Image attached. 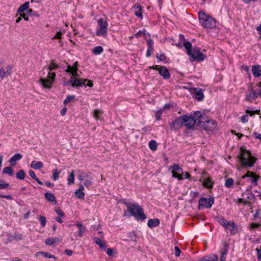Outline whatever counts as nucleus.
Returning <instances> with one entry per match:
<instances>
[{"label":"nucleus","instance_id":"50","mask_svg":"<svg viewBox=\"0 0 261 261\" xmlns=\"http://www.w3.org/2000/svg\"><path fill=\"white\" fill-rule=\"evenodd\" d=\"M58 67V66L56 63H54V62H51L48 66V69L51 71L56 69Z\"/></svg>","mask_w":261,"mask_h":261},{"label":"nucleus","instance_id":"63","mask_svg":"<svg viewBox=\"0 0 261 261\" xmlns=\"http://www.w3.org/2000/svg\"><path fill=\"white\" fill-rule=\"evenodd\" d=\"M253 136L256 139L261 140V134L255 132L253 133Z\"/></svg>","mask_w":261,"mask_h":261},{"label":"nucleus","instance_id":"59","mask_svg":"<svg viewBox=\"0 0 261 261\" xmlns=\"http://www.w3.org/2000/svg\"><path fill=\"white\" fill-rule=\"evenodd\" d=\"M62 34V33L61 31L57 32L53 39H61Z\"/></svg>","mask_w":261,"mask_h":261},{"label":"nucleus","instance_id":"10","mask_svg":"<svg viewBox=\"0 0 261 261\" xmlns=\"http://www.w3.org/2000/svg\"><path fill=\"white\" fill-rule=\"evenodd\" d=\"M56 77V73L55 72H49L47 75V78L43 79L41 78L40 80V83L43 88L50 89L51 88L53 81Z\"/></svg>","mask_w":261,"mask_h":261},{"label":"nucleus","instance_id":"48","mask_svg":"<svg viewBox=\"0 0 261 261\" xmlns=\"http://www.w3.org/2000/svg\"><path fill=\"white\" fill-rule=\"evenodd\" d=\"M39 220L40 222V224L42 227H44L46 223V220L44 216H40L39 217Z\"/></svg>","mask_w":261,"mask_h":261},{"label":"nucleus","instance_id":"27","mask_svg":"<svg viewBox=\"0 0 261 261\" xmlns=\"http://www.w3.org/2000/svg\"><path fill=\"white\" fill-rule=\"evenodd\" d=\"M184 47L187 50V53L188 55L192 54V44L189 41H185L184 43Z\"/></svg>","mask_w":261,"mask_h":261},{"label":"nucleus","instance_id":"4","mask_svg":"<svg viewBox=\"0 0 261 261\" xmlns=\"http://www.w3.org/2000/svg\"><path fill=\"white\" fill-rule=\"evenodd\" d=\"M199 20L202 26L205 28L213 29L216 27V20L203 12L199 13Z\"/></svg>","mask_w":261,"mask_h":261},{"label":"nucleus","instance_id":"49","mask_svg":"<svg viewBox=\"0 0 261 261\" xmlns=\"http://www.w3.org/2000/svg\"><path fill=\"white\" fill-rule=\"evenodd\" d=\"M107 253L110 256H113L116 253V250L112 248H108L107 250Z\"/></svg>","mask_w":261,"mask_h":261},{"label":"nucleus","instance_id":"36","mask_svg":"<svg viewBox=\"0 0 261 261\" xmlns=\"http://www.w3.org/2000/svg\"><path fill=\"white\" fill-rule=\"evenodd\" d=\"M3 172L5 174H8L9 176H12L14 171L10 167H6L4 168Z\"/></svg>","mask_w":261,"mask_h":261},{"label":"nucleus","instance_id":"8","mask_svg":"<svg viewBox=\"0 0 261 261\" xmlns=\"http://www.w3.org/2000/svg\"><path fill=\"white\" fill-rule=\"evenodd\" d=\"M221 225L229 230L230 234L233 235L238 232V228L233 222L227 221L223 218H220L219 221Z\"/></svg>","mask_w":261,"mask_h":261},{"label":"nucleus","instance_id":"12","mask_svg":"<svg viewBox=\"0 0 261 261\" xmlns=\"http://www.w3.org/2000/svg\"><path fill=\"white\" fill-rule=\"evenodd\" d=\"M247 177H249L251 183L253 186H256L257 185V180L259 178V175H256L253 172L248 171L245 174L242 176V178H245Z\"/></svg>","mask_w":261,"mask_h":261},{"label":"nucleus","instance_id":"55","mask_svg":"<svg viewBox=\"0 0 261 261\" xmlns=\"http://www.w3.org/2000/svg\"><path fill=\"white\" fill-rule=\"evenodd\" d=\"M182 176H184V179H192L191 175L187 172H181Z\"/></svg>","mask_w":261,"mask_h":261},{"label":"nucleus","instance_id":"40","mask_svg":"<svg viewBox=\"0 0 261 261\" xmlns=\"http://www.w3.org/2000/svg\"><path fill=\"white\" fill-rule=\"evenodd\" d=\"M68 184L71 185L74 182V175L73 172L69 173V176L67 178Z\"/></svg>","mask_w":261,"mask_h":261},{"label":"nucleus","instance_id":"44","mask_svg":"<svg viewBox=\"0 0 261 261\" xmlns=\"http://www.w3.org/2000/svg\"><path fill=\"white\" fill-rule=\"evenodd\" d=\"M172 176L177 178L178 180L184 179V176L181 174L178 173V172L172 171Z\"/></svg>","mask_w":261,"mask_h":261},{"label":"nucleus","instance_id":"62","mask_svg":"<svg viewBox=\"0 0 261 261\" xmlns=\"http://www.w3.org/2000/svg\"><path fill=\"white\" fill-rule=\"evenodd\" d=\"M29 175L33 179L37 177L35 172L32 170H29Z\"/></svg>","mask_w":261,"mask_h":261},{"label":"nucleus","instance_id":"2","mask_svg":"<svg viewBox=\"0 0 261 261\" xmlns=\"http://www.w3.org/2000/svg\"><path fill=\"white\" fill-rule=\"evenodd\" d=\"M77 62H75L73 66L70 65H67L65 71L71 73L72 76L69 81L64 82V85L71 84L72 87H79L82 85V80L80 78V75L77 73Z\"/></svg>","mask_w":261,"mask_h":261},{"label":"nucleus","instance_id":"37","mask_svg":"<svg viewBox=\"0 0 261 261\" xmlns=\"http://www.w3.org/2000/svg\"><path fill=\"white\" fill-rule=\"evenodd\" d=\"M228 244H225L223 249L220 251V257H224L226 258V255L228 253Z\"/></svg>","mask_w":261,"mask_h":261},{"label":"nucleus","instance_id":"11","mask_svg":"<svg viewBox=\"0 0 261 261\" xmlns=\"http://www.w3.org/2000/svg\"><path fill=\"white\" fill-rule=\"evenodd\" d=\"M214 202L213 197L209 198L208 199L206 198H201L199 200L198 209L200 210L201 207L210 208Z\"/></svg>","mask_w":261,"mask_h":261},{"label":"nucleus","instance_id":"28","mask_svg":"<svg viewBox=\"0 0 261 261\" xmlns=\"http://www.w3.org/2000/svg\"><path fill=\"white\" fill-rule=\"evenodd\" d=\"M29 7V2H26L23 5L20 6L18 9V12L19 13H22L25 10H27Z\"/></svg>","mask_w":261,"mask_h":261},{"label":"nucleus","instance_id":"3","mask_svg":"<svg viewBox=\"0 0 261 261\" xmlns=\"http://www.w3.org/2000/svg\"><path fill=\"white\" fill-rule=\"evenodd\" d=\"M201 116V112L199 111L191 113L190 116L183 115L184 119V125L188 129H191L194 124L199 125L200 118Z\"/></svg>","mask_w":261,"mask_h":261},{"label":"nucleus","instance_id":"7","mask_svg":"<svg viewBox=\"0 0 261 261\" xmlns=\"http://www.w3.org/2000/svg\"><path fill=\"white\" fill-rule=\"evenodd\" d=\"M108 26V24L106 20L102 18H99L97 20L96 35L98 36L106 37L107 36Z\"/></svg>","mask_w":261,"mask_h":261},{"label":"nucleus","instance_id":"30","mask_svg":"<svg viewBox=\"0 0 261 261\" xmlns=\"http://www.w3.org/2000/svg\"><path fill=\"white\" fill-rule=\"evenodd\" d=\"M56 241H58L60 243L61 242V239H58L57 238H48L46 240L45 243L47 245H51Z\"/></svg>","mask_w":261,"mask_h":261},{"label":"nucleus","instance_id":"21","mask_svg":"<svg viewBox=\"0 0 261 261\" xmlns=\"http://www.w3.org/2000/svg\"><path fill=\"white\" fill-rule=\"evenodd\" d=\"M214 182L210 177H207L203 180L202 185L208 189H212Z\"/></svg>","mask_w":261,"mask_h":261},{"label":"nucleus","instance_id":"57","mask_svg":"<svg viewBox=\"0 0 261 261\" xmlns=\"http://www.w3.org/2000/svg\"><path fill=\"white\" fill-rule=\"evenodd\" d=\"M260 225L259 223H252L250 225L249 229L250 230H252L254 228L259 227Z\"/></svg>","mask_w":261,"mask_h":261},{"label":"nucleus","instance_id":"45","mask_svg":"<svg viewBox=\"0 0 261 261\" xmlns=\"http://www.w3.org/2000/svg\"><path fill=\"white\" fill-rule=\"evenodd\" d=\"M259 112H260V110H246V114L248 115V114H249L250 116H253L255 114H257V115H259Z\"/></svg>","mask_w":261,"mask_h":261},{"label":"nucleus","instance_id":"9","mask_svg":"<svg viewBox=\"0 0 261 261\" xmlns=\"http://www.w3.org/2000/svg\"><path fill=\"white\" fill-rule=\"evenodd\" d=\"M190 61H197L201 62L203 61L205 58V56L200 51V49L198 47H195L192 51V54L190 55Z\"/></svg>","mask_w":261,"mask_h":261},{"label":"nucleus","instance_id":"56","mask_svg":"<svg viewBox=\"0 0 261 261\" xmlns=\"http://www.w3.org/2000/svg\"><path fill=\"white\" fill-rule=\"evenodd\" d=\"M26 14L29 16H38L36 14V12H34L32 9H29Z\"/></svg>","mask_w":261,"mask_h":261},{"label":"nucleus","instance_id":"53","mask_svg":"<svg viewBox=\"0 0 261 261\" xmlns=\"http://www.w3.org/2000/svg\"><path fill=\"white\" fill-rule=\"evenodd\" d=\"M147 43L148 48H153V41L151 38H149V39L147 40Z\"/></svg>","mask_w":261,"mask_h":261},{"label":"nucleus","instance_id":"6","mask_svg":"<svg viewBox=\"0 0 261 261\" xmlns=\"http://www.w3.org/2000/svg\"><path fill=\"white\" fill-rule=\"evenodd\" d=\"M128 212L137 219L145 220L146 218L143 210L138 204H132L127 207Z\"/></svg>","mask_w":261,"mask_h":261},{"label":"nucleus","instance_id":"18","mask_svg":"<svg viewBox=\"0 0 261 261\" xmlns=\"http://www.w3.org/2000/svg\"><path fill=\"white\" fill-rule=\"evenodd\" d=\"M22 158V155L20 153H16L12 156L9 162L10 163L11 166H14L16 164V162Z\"/></svg>","mask_w":261,"mask_h":261},{"label":"nucleus","instance_id":"24","mask_svg":"<svg viewBox=\"0 0 261 261\" xmlns=\"http://www.w3.org/2000/svg\"><path fill=\"white\" fill-rule=\"evenodd\" d=\"M31 167L35 170H38L43 167V164L40 161H33L31 163Z\"/></svg>","mask_w":261,"mask_h":261},{"label":"nucleus","instance_id":"15","mask_svg":"<svg viewBox=\"0 0 261 261\" xmlns=\"http://www.w3.org/2000/svg\"><path fill=\"white\" fill-rule=\"evenodd\" d=\"M192 93L194 94L195 98L198 101H201L204 97L203 90L200 88H194L192 90Z\"/></svg>","mask_w":261,"mask_h":261},{"label":"nucleus","instance_id":"39","mask_svg":"<svg viewBox=\"0 0 261 261\" xmlns=\"http://www.w3.org/2000/svg\"><path fill=\"white\" fill-rule=\"evenodd\" d=\"M149 148L152 150H155L157 148V143L155 141L151 140L148 144Z\"/></svg>","mask_w":261,"mask_h":261},{"label":"nucleus","instance_id":"14","mask_svg":"<svg viewBox=\"0 0 261 261\" xmlns=\"http://www.w3.org/2000/svg\"><path fill=\"white\" fill-rule=\"evenodd\" d=\"M7 70L5 71L4 68H0V77L4 79L7 76L11 75L12 73L13 67L9 65L6 67Z\"/></svg>","mask_w":261,"mask_h":261},{"label":"nucleus","instance_id":"47","mask_svg":"<svg viewBox=\"0 0 261 261\" xmlns=\"http://www.w3.org/2000/svg\"><path fill=\"white\" fill-rule=\"evenodd\" d=\"M40 253L45 257H47L49 258H54L55 259H57V258L54 255L51 254L49 253L46 252H41Z\"/></svg>","mask_w":261,"mask_h":261},{"label":"nucleus","instance_id":"16","mask_svg":"<svg viewBox=\"0 0 261 261\" xmlns=\"http://www.w3.org/2000/svg\"><path fill=\"white\" fill-rule=\"evenodd\" d=\"M159 73L164 79H168L170 77V74L168 69L164 66L160 68Z\"/></svg>","mask_w":261,"mask_h":261},{"label":"nucleus","instance_id":"29","mask_svg":"<svg viewBox=\"0 0 261 261\" xmlns=\"http://www.w3.org/2000/svg\"><path fill=\"white\" fill-rule=\"evenodd\" d=\"M103 51V48L101 46H97L92 49V51L95 55H98L100 54Z\"/></svg>","mask_w":261,"mask_h":261},{"label":"nucleus","instance_id":"61","mask_svg":"<svg viewBox=\"0 0 261 261\" xmlns=\"http://www.w3.org/2000/svg\"><path fill=\"white\" fill-rule=\"evenodd\" d=\"M153 49L154 48H147V50L146 52V57H149L151 56V53L153 51Z\"/></svg>","mask_w":261,"mask_h":261},{"label":"nucleus","instance_id":"32","mask_svg":"<svg viewBox=\"0 0 261 261\" xmlns=\"http://www.w3.org/2000/svg\"><path fill=\"white\" fill-rule=\"evenodd\" d=\"M103 113V111L99 109H95L93 111V116L96 119H99Z\"/></svg>","mask_w":261,"mask_h":261},{"label":"nucleus","instance_id":"51","mask_svg":"<svg viewBox=\"0 0 261 261\" xmlns=\"http://www.w3.org/2000/svg\"><path fill=\"white\" fill-rule=\"evenodd\" d=\"M156 58L158 59L160 61H165L166 59V57L164 54H156Z\"/></svg>","mask_w":261,"mask_h":261},{"label":"nucleus","instance_id":"23","mask_svg":"<svg viewBox=\"0 0 261 261\" xmlns=\"http://www.w3.org/2000/svg\"><path fill=\"white\" fill-rule=\"evenodd\" d=\"M159 224L160 220L158 219H150L147 222L148 226L151 228L156 227Z\"/></svg>","mask_w":261,"mask_h":261},{"label":"nucleus","instance_id":"35","mask_svg":"<svg viewBox=\"0 0 261 261\" xmlns=\"http://www.w3.org/2000/svg\"><path fill=\"white\" fill-rule=\"evenodd\" d=\"M75 101V97L73 95H69L67 96L66 99L64 101V105H66L69 103L73 102Z\"/></svg>","mask_w":261,"mask_h":261},{"label":"nucleus","instance_id":"25","mask_svg":"<svg viewBox=\"0 0 261 261\" xmlns=\"http://www.w3.org/2000/svg\"><path fill=\"white\" fill-rule=\"evenodd\" d=\"M252 72L255 77H259L261 75V69L260 66H253L252 68Z\"/></svg>","mask_w":261,"mask_h":261},{"label":"nucleus","instance_id":"17","mask_svg":"<svg viewBox=\"0 0 261 261\" xmlns=\"http://www.w3.org/2000/svg\"><path fill=\"white\" fill-rule=\"evenodd\" d=\"M133 10H134V12L135 15L136 16H137L138 17H139L142 19L143 18V16H142V9L141 6L139 4H137L136 5H135V6L133 8Z\"/></svg>","mask_w":261,"mask_h":261},{"label":"nucleus","instance_id":"42","mask_svg":"<svg viewBox=\"0 0 261 261\" xmlns=\"http://www.w3.org/2000/svg\"><path fill=\"white\" fill-rule=\"evenodd\" d=\"M82 84L83 86H84L85 87L88 86L89 87H91L93 86L92 81L87 79L83 80Z\"/></svg>","mask_w":261,"mask_h":261},{"label":"nucleus","instance_id":"33","mask_svg":"<svg viewBox=\"0 0 261 261\" xmlns=\"http://www.w3.org/2000/svg\"><path fill=\"white\" fill-rule=\"evenodd\" d=\"M234 184V180L232 178H228L225 180V186L227 188L232 187Z\"/></svg>","mask_w":261,"mask_h":261},{"label":"nucleus","instance_id":"43","mask_svg":"<svg viewBox=\"0 0 261 261\" xmlns=\"http://www.w3.org/2000/svg\"><path fill=\"white\" fill-rule=\"evenodd\" d=\"M170 168L173 169L172 171L178 172L179 173L182 172L183 170L177 164L173 165Z\"/></svg>","mask_w":261,"mask_h":261},{"label":"nucleus","instance_id":"5","mask_svg":"<svg viewBox=\"0 0 261 261\" xmlns=\"http://www.w3.org/2000/svg\"><path fill=\"white\" fill-rule=\"evenodd\" d=\"M199 125L209 133L215 129L217 123L214 120L209 119L205 115L201 114Z\"/></svg>","mask_w":261,"mask_h":261},{"label":"nucleus","instance_id":"41","mask_svg":"<svg viewBox=\"0 0 261 261\" xmlns=\"http://www.w3.org/2000/svg\"><path fill=\"white\" fill-rule=\"evenodd\" d=\"M25 172L23 170H19L16 174V177L19 179L22 180L25 177Z\"/></svg>","mask_w":261,"mask_h":261},{"label":"nucleus","instance_id":"60","mask_svg":"<svg viewBox=\"0 0 261 261\" xmlns=\"http://www.w3.org/2000/svg\"><path fill=\"white\" fill-rule=\"evenodd\" d=\"M175 255L176 256H179L180 255L181 251L178 247L176 246L175 247Z\"/></svg>","mask_w":261,"mask_h":261},{"label":"nucleus","instance_id":"19","mask_svg":"<svg viewBox=\"0 0 261 261\" xmlns=\"http://www.w3.org/2000/svg\"><path fill=\"white\" fill-rule=\"evenodd\" d=\"M218 256L214 254L205 256L197 261H218Z\"/></svg>","mask_w":261,"mask_h":261},{"label":"nucleus","instance_id":"1","mask_svg":"<svg viewBox=\"0 0 261 261\" xmlns=\"http://www.w3.org/2000/svg\"><path fill=\"white\" fill-rule=\"evenodd\" d=\"M241 162V166L239 169L241 168L246 167L250 168L252 167L256 162V159L251 155V153L246 149L241 148L240 152L237 156Z\"/></svg>","mask_w":261,"mask_h":261},{"label":"nucleus","instance_id":"22","mask_svg":"<svg viewBox=\"0 0 261 261\" xmlns=\"http://www.w3.org/2000/svg\"><path fill=\"white\" fill-rule=\"evenodd\" d=\"M93 240L95 244H96L99 247L103 249L106 247V242L104 240L99 239L98 237H94Z\"/></svg>","mask_w":261,"mask_h":261},{"label":"nucleus","instance_id":"64","mask_svg":"<svg viewBox=\"0 0 261 261\" xmlns=\"http://www.w3.org/2000/svg\"><path fill=\"white\" fill-rule=\"evenodd\" d=\"M257 252V256L258 258L261 260V247L259 249H256Z\"/></svg>","mask_w":261,"mask_h":261},{"label":"nucleus","instance_id":"31","mask_svg":"<svg viewBox=\"0 0 261 261\" xmlns=\"http://www.w3.org/2000/svg\"><path fill=\"white\" fill-rule=\"evenodd\" d=\"M52 173V178L54 180L56 181L58 179L59 174L61 173V170L58 169H55L53 170Z\"/></svg>","mask_w":261,"mask_h":261},{"label":"nucleus","instance_id":"20","mask_svg":"<svg viewBox=\"0 0 261 261\" xmlns=\"http://www.w3.org/2000/svg\"><path fill=\"white\" fill-rule=\"evenodd\" d=\"M258 96H259L258 92H256L254 91H252L246 95V99L247 101H252V100L255 99Z\"/></svg>","mask_w":261,"mask_h":261},{"label":"nucleus","instance_id":"58","mask_svg":"<svg viewBox=\"0 0 261 261\" xmlns=\"http://www.w3.org/2000/svg\"><path fill=\"white\" fill-rule=\"evenodd\" d=\"M162 114V110H160V111L156 112L155 117H156V119L157 120H159L161 119Z\"/></svg>","mask_w":261,"mask_h":261},{"label":"nucleus","instance_id":"26","mask_svg":"<svg viewBox=\"0 0 261 261\" xmlns=\"http://www.w3.org/2000/svg\"><path fill=\"white\" fill-rule=\"evenodd\" d=\"M91 174H89V175L86 176H83V182L84 183V185L86 187H89L92 184V179L91 177Z\"/></svg>","mask_w":261,"mask_h":261},{"label":"nucleus","instance_id":"38","mask_svg":"<svg viewBox=\"0 0 261 261\" xmlns=\"http://www.w3.org/2000/svg\"><path fill=\"white\" fill-rule=\"evenodd\" d=\"M73 196L79 199H81L82 198V186L80 187L79 189L75 191Z\"/></svg>","mask_w":261,"mask_h":261},{"label":"nucleus","instance_id":"46","mask_svg":"<svg viewBox=\"0 0 261 261\" xmlns=\"http://www.w3.org/2000/svg\"><path fill=\"white\" fill-rule=\"evenodd\" d=\"M9 187V184L8 183L5 182L2 180H0V190L7 189Z\"/></svg>","mask_w":261,"mask_h":261},{"label":"nucleus","instance_id":"13","mask_svg":"<svg viewBox=\"0 0 261 261\" xmlns=\"http://www.w3.org/2000/svg\"><path fill=\"white\" fill-rule=\"evenodd\" d=\"M184 123V119L182 116L179 117L172 121L171 124V127L174 129L180 128Z\"/></svg>","mask_w":261,"mask_h":261},{"label":"nucleus","instance_id":"52","mask_svg":"<svg viewBox=\"0 0 261 261\" xmlns=\"http://www.w3.org/2000/svg\"><path fill=\"white\" fill-rule=\"evenodd\" d=\"M146 34V30L143 29V30H140L137 33L135 34V36L137 38H139L142 36V35H145Z\"/></svg>","mask_w":261,"mask_h":261},{"label":"nucleus","instance_id":"34","mask_svg":"<svg viewBox=\"0 0 261 261\" xmlns=\"http://www.w3.org/2000/svg\"><path fill=\"white\" fill-rule=\"evenodd\" d=\"M45 197L47 200L49 201H56L55 196L51 193H46L45 194Z\"/></svg>","mask_w":261,"mask_h":261},{"label":"nucleus","instance_id":"54","mask_svg":"<svg viewBox=\"0 0 261 261\" xmlns=\"http://www.w3.org/2000/svg\"><path fill=\"white\" fill-rule=\"evenodd\" d=\"M241 121L243 123H246L248 121V115L247 114L243 115L240 118Z\"/></svg>","mask_w":261,"mask_h":261}]
</instances>
